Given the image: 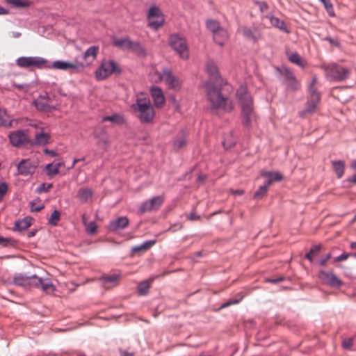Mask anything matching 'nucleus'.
Returning <instances> with one entry per match:
<instances>
[{
	"label": "nucleus",
	"mask_w": 356,
	"mask_h": 356,
	"mask_svg": "<svg viewBox=\"0 0 356 356\" xmlns=\"http://www.w3.org/2000/svg\"><path fill=\"white\" fill-rule=\"evenodd\" d=\"M269 20L272 26L279 29L280 30L285 33H289V30L288 29L285 22L283 20H281L278 17L273 16L269 17Z\"/></svg>",
	"instance_id": "obj_31"
},
{
	"label": "nucleus",
	"mask_w": 356,
	"mask_h": 356,
	"mask_svg": "<svg viewBox=\"0 0 356 356\" xmlns=\"http://www.w3.org/2000/svg\"><path fill=\"white\" fill-rule=\"evenodd\" d=\"M323 5L326 10L331 15V11L333 10V6L330 0H319Z\"/></svg>",
	"instance_id": "obj_47"
},
{
	"label": "nucleus",
	"mask_w": 356,
	"mask_h": 356,
	"mask_svg": "<svg viewBox=\"0 0 356 356\" xmlns=\"http://www.w3.org/2000/svg\"><path fill=\"white\" fill-rule=\"evenodd\" d=\"M9 3L16 7L24 8L29 6V3L26 1L23 0H10Z\"/></svg>",
	"instance_id": "obj_44"
},
{
	"label": "nucleus",
	"mask_w": 356,
	"mask_h": 356,
	"mask_svg": "<svg viewBox=\"0 0 356 356\" xmlns=\"http://www.w3.org/2000/svg\"><path fill=\"white\" fill-rule=\"evenodd\" d=\"M151 76L152 79L155 82H159L163 79L170 88L175 90L180 88L181 83L179 80L175 76L172 71L168 68L163 69L162 74L155 70L152 73Z\"/></svg>",
	"instance_id": "obj_5"
},
{
	"label": "nucleus",
	"mask_w": 356,
	"mask_h": 356,
	"mask_svg": "<svg viewBox=\"0 0 356 356\" xmlns=\"http://www.w3.org/2000/svg\"><path fill=\"white\" fill-rule=\"evenodd\" d=\"M52 187H53V184L51 183L48 184H47L45 183H42L36 188L35 192L37 193H47Z\"/></svg>",
	"instance_id": "obj_43"
},
{
	"label": "nucleus",
	"mask_w": 356,
	"mask_h": 356,
	"mask_svg": "<svg viewBox=\"0 0 356 356\" xmlns=\"http://www.w3.org/2000/svg\"><path fill=\"white\" fill-rule=\"evenodd\" d=\"M269 187L270 186L267 185V184L265 182V184L263 186H261L259 188V189L254 193L253 196L254 198L260 199L262 197H264L267 193Z\"/></svg>",
	"instance_id": "obj_39"
},
{
	"label": "nucleus",
	"mask_w": 356,
	"mask_h": 356,
	"mask_svg": "<svg viewBox=\"0 0 356 356\" xmlns=\"http://www.w3.org/2000/svg\"><path fill=\"white\" fill-rule=\"evenodd\" d=\"M350 256H352V254H349V253H343L341 255L334 258V262H340V261L346 260L348 258H349Z\"/></svg>",
	"instance_id": "obj_50"
},
{
	"label": "nucleus",
	"mask_w": 356,
	"mask_h": 356,
	"mask_svg": "<svg viewBox=\"0 0 356 356\" xmlns=\"http://www.w3.org/2000/svg\"><path fill=\"white\" fill-rule=\"evenodd\" d=\"M45 170L47 175L51 177L57 175L59 172L58 167H56V165L53 163L47 164L45 166Z\"/></svg>",
	"instance_id": "obj_40"
},
{
	"label": "nucleus",
	"mask_w": 356,
	"mask_h": 356,
	"mask_svg": "<svg viewBox=\"0 0 356 356\" xmlns=\"http://www.w3.org/2000/svg\"><path fill=\"white\" fill-rule=\"evenodd\" d=\"M99 47L92 46L84 52L83 55V58L85 60V63H83L84 66L90 65L96 59Z\"/></svg>",
	"instance_id": "obj_22"
},
{
	"label": "nucleus",
	"mask_w": 356,
	"mask_h": 356,
	"mask_svg": "<svg viewBox=\"0 0 356 356\" xmlns=\"http://www.w3.org/2000/svg\"><path fill=\"white\" fill-rule=\"evenodd\" d=\"M150 92L154 106L157 108H161L165 103V97L161 88L159 87H152Z\"/></svg>",
	"instance_id": "obj_18"
},
{
	"label": "nucleus",
	"mask_w": 356,
	"mask_h": 356,
	"mask_svg": "<svg viewBox=\"0 0 356 356\" xmlns=\"http://www.w3.org/2000/svg\"><path fill=\"white\" fill-rule=\"evenodd\" d=\"M207 27L213 33V35L220 30V24L216 20L210 19L207 22Z\"/></svg>",
	"instance_id": "obj_38"
},
{
	"label": "nucleus",
	"mask_w": 356,
	"mask_h": 356,
	"mask_svg": "<svg viewBox=\"0 0 356 356\" xmlns=\"http://www.w3.org/2000/svg\"><path fill=\"white\" fill-rule=\"evenodd\" d=\"M30 204H31V211H32V212L40 211L44 207V204H42L36 205V204L34 203L33 202H31L30 203Z\"/></svg>",
	"instance_id": "obj_48"
},
{
	"label": "nucleus",
	"mask_w": 356,
	"mask_h": 356,
	"mask_svg": "<svg viewBox=\"0 0 356 356\" xmlns=\"http://www.w3.org/2000/svg\"><path fill=\"white\" fill-rule=\"evenodd\" d=\"M187 145V135L185 131H180L174 138L172 146L175 150H179Z\"/></svg>",
	"instance_id": "obj_23"
},
{
	"label": "nucleus",
	"mask_w": 356,
	"mask_h": 356,
	"mask_svg": "<svg viewBox=\"0 0 356 356\" xmlns=\"http://www.w3.org/2000/svg\"><path fill=\"white\" fill-rule=\"evenodd\" d=\"M32 218L31 217H26L20 220L15 222V229L17 231H22L28 229L31 225Z\"/></svg>",
	"instance_id": "obj_32"
},
{
	"label": "nucleus",
	"mask_w": 356,
	"mask_h": 356,
	"mask_svg": "<svg viewBox=\"0 0 356 356\" xmlns=\"http://www.w3.org/2000/svg\"><path fill=\"white\" fill-rule=\"evenodd\" d=\"M114 73H121V69L117 63L111 60H103L95 72V76L97 80H104Z\"/></svg>",
	"instance_id": "obj_6"
},
{
	"label": "nucleus",
	"mask_w": 356,
	"mask_h": 356,
	"mask_svg": "<svg viewBox=\"0 0 356 356\" xmlns=\"http://www.w3.org/2000/svg\"><path fill=\"white\" fill-rule=\"evenodd\" d=\"M207 72L211 79L218 81V70L216 65L213 62H208L207 64Z\"/></svg>",
	"instance_id": "obj_36"
},
{
	"label": "nucleus",
	"mask_w": 356,
	"mask_h": 356,
	"mask_svg": "<svg viewBox=\"0 0 356 356\" xmlns=\"http://www.w3.org/2000/svg\"><path fill=\"white\" fill-rule=\"evenodd\" d=\"M288 59L291 63H294L302 68L305 67L307 65L306 60H304L296 52H293V53H291V54H288Z\"/></svg>",
	"instance_id": "obj_27"
},
{
	"label": "nucleus",
	"mask_w": 356,
	"mask_h": 356,
	"mask_svg": "<svg viewBox=\"0 0 356 356\" xmlns=\"http://www.w3.org/2000/svg\"><path fill=\"white\" fill-rule=\"evenodd\" d=\"M37 168L35 162L29 159H22L17 165V172L22 176L33 175Z\"/></svg>",
	"instance_id": "obj_13"
},
{
	"label": "nucleus",
	"mask_w": 356,
	"mask_h": 356,
	"mask_svg": "<svg viewBox=\"0 0 356 356\" xmlns=\"http://www.w3.org/2000/svg\"><path fill=\"white\" fill-rule=\"evenodd\" d=\"M129 220L126 216H121L115 220H111L108 224V229L111 232H116L123 229L129 225Z\"/></svg>",
	"instance_id": "obj_19"
},
{
	"label": "nucleus",
	"mask_w": 356,
	"mask_h": 356,
	"mask_svg": "<svg viewBox=\"0 0 356 356\" xmlns=\"http://www.w3.org/2000/svg\"><path fill=\"white\" fill-rule=\"evenodd\" d=\"M232 193L234 195H242L244 193V191L242 189L232 190Z\"/></svg>",
	"instance_id": "obj_63"
},
{
	"label": "nucleus",
	"mask_w": 356,
	"mask_h": 356,
	"mask_svg": "<svg viewBox=\"0 0 356 356\" xmlns=\"http://www.w3.org/2000/svg\"><path fill=\"white\" fill-rule=\"evenodd\" d=\"M11 240L8 238H4L0 236V244L3 246H7Z\"/></svg>",
	"instance_id": "obj_57"
},
{
	"label": "nucleus",
	"mask_w": 356,
	"mask_h": 356,
	"mask_svg": "<svg viewBox=\"0 0 356 356\" xmlns=\"http://www.w3.org/2000/svg\"><path fill=\"white\" fill-rule=\"evenodd\" d=\"M134 108L140 113V120L143 123H149L154 118V111L150 102L146 99H138Z\"/></svg>",
	"instance_id": "obj_4"
},
{
	"label": "nucleus",
	"mask_w": 356,
	"mask_h": 356,
	"mask_svg": "<svg viewBox=\"0 0 356 356\" xmlns=\"http://www.w3.org/2000/svg\"><path fill=\"white\" fill-rule=\"evenodd\" d=\"M199 218L200 217L196 216L195 213H191L188 216V219H190L191 220H195Z\"/></svg>",
	"instance_id": "obj_64"
},
{
	"label": "nucleus",
	"mask_w": 356,
	"mask_h": 356,
	"mask_svg": "<svg viewBox=\"0 0 356 356\" xmlns=\"http://www.w3.org/2000/svg\"><path fill=\"white\" fill-rule=\"evenodd\" d=\"M95 138L97 140V145H99L103 150L107 151L109 146V141L108 137L105 134H101L95 132Z\"/></svg>",
	"instance_id": "obj_28"
},
{
	"label": "nucleus",
	"mask_w": 356,
	"mask_h": 356,
	"mask_svg": "<svg viewBox=\"0 0 356 356\" xmlns=\"http://www.w3.org/2000/svg\"><path fill=\"white\" fill-rule=\"evenodd\" d=\"M127 38H120L114 41V44L120 48H122Z\"/></svg>",
	"instance_id": "obj_54"
},
{
	"label": "nucleus",
	"mask_w": 356,
	"mask_h": 356,
	"mask_svg": "<svg viewBox=\"0 0 356 356\" xmlns=\"http://www.w3.org/2000/svg\"><path fill=\"white\" fill-rule=\"evenodd\" d=\"M60 212L58 210H54L48 220L49 224L53 226L57 225L60 220Z\"/></svg>",
	"instance_id": "obj_42"
},
{
	"label": "nucleus",
	"mask_w": 356,
	"mask_h": 356,
	"mask_svg": "<svg viewBox=\"0 0 356 356\" xmlns=\"http://www.w3.org/2000/svg\"><path fill=\"white\" fill-rule=\"evenodd\" d=\"M206 96L210 104V108L215 111L230 113L234 109L233 102L228 97H224L220 89L212 81H207L204 84Z\"/></svg>",
	"instance_id": "obj_1"
},
{
	"label": "nucleus",
	"mask_w": 356,
	"mask_h": 356,
	"mask_svg": "<svg viewBox=\"0 0 356 356\" xmlns=\"http://www.w3.org/2000/svg\"><path fill=\"white\" fill-rule=\"evenodd\" d=\"M316 82L317 77L314 76L309 86V94L305 104V108L300 113L301 117H305L306 115H312L317 110L321 100V95L316 87Z\"/></svg>",
	"instance_id": "obj_3"
},
{
	"label": "nucleus",
	"mask_w": 356,
	"mask_h": 356,
	"mask_svg": "<svg viewBox=\"0 0 356 356\" xmlns=\"http://www.w3.org/2000/svg\"><path fill=\"white\" fill-rule=\"evenodd\" d=\"M332 165L338 178H341L344 173L345 163L342 161H332Z\"/></svg>",
	"instance_id": "obj_35"
},
{
	"label": "nucleus",
	"mask_w": 356,
	"mask_h": 356,
	"mask_svg": "<svg viewBox=\"0 0 356 356\" xmlns=\"http://www.w3.org/2000/svg\"><path fill=\"white\" fill-rule=\"evenodd\" d=\"M353 345V339L352 338L346 339L342 341V347L344 349H350Z\"/></svg>",
	"instance_id": "obj_49"
},
{
	"label": "nucleus",
	"mask_w": 356,
	"mask_h": 356,
	"mask_svg": "<svg viewBox=\"0 0 356 356\" xmlns=\"http://www.w3.org/2000/svg\"><path fill=\"white\" fill-rule=\"evenodd\" d=\"M242 123L246 127H251L257 120L254 107L241 110Z\"/></svg>",
	"instance_id": "obj_16"
},
{
	"label": "nucleus",
	"mask_w": 356,
	"mask_h": 356,
	"mask_svg": "<svg viewBox=\"0 0 356 356\" xmlns=\"http://www.w3.org/2000/svg\"><path fill=\"white\" fill-rule=\"evenodd\" d=\"M111 122L115 124H123L125 122L124 118L122 115L115 113L112 115L104 116L102 119V122Z\"/></svg>",
	"instance_id": "obj_33"
},
{
	"label": "nucleus",
	"mask_w": 356,
	"mask_h": 356,
	"mask_svg": "<svg viewBox=\"0 0 356 356\" xmlns=\"http://www.w3.org/2000/svg\"><path fill=\"white\" fill-rule=\"evenodd\" d=\"M255 3L259 6L261 12L262 13L268 8V6L265 1H257Z\"/></svg>",
	"instance_id": "obj_51"
},
{
	"label": "nucleus",
	"mask_w": 356,
	"mask_h": 356,
	"mask_svg": "<svg viewBox=\"0 0 356 356\" xmlns=\"http://www.w3.org/2000/svg\"><path fill=\"white\" fill-rule=\"evenodd\" d=\"M284 74L285 76L284 83L286 84V89L292 91L298 90L300 88L301 85L294 76L293 73L290 70L286 69Z\"/></svg>",
	"instance_id": "obj_17"
},
{
	"label": "nucleus",
	"mask_w": 356,
	"mask_h": 356,
	"mask_svg": "<svg viewBox=\"0 0 356 356\" xmlns=\"http://www.w3.org/2000/svg\"><path fill=\"white\" fill-rule=\"evenodd\" d=\"M120 275L118 274H111L103 275L99 278L102 286L106 289H111L118 284Z\"/></svg>",
	"instance_id": "obj_20"
},
{
	"label": "nucleus",
	"mask_w": 356,
	"mask_h": 356,
	"mask_svg": "<svg viewBox=\"0 0 356 356\" xmlns=\"http://www.w3.org/2000/svg\"><path fill=\"white\" fill-rule=\"evenodd\" d=\"M47 63V60L41 57H19L16 60V64L22 68L35 67L42 68Z\"/></svg>",
	"instance_id": "obj_10"
},
{
	"label": "nucleus",
	"mask_w": 356,
	"mask_h": 356,
	"mask_svg": "<svg viewBox=\"0 0 356 356\" xmlns=\"http://www.w3.org/2000/svg\"><path fill=\"white\" fill-rule=\"evenodd\" d=\"M240 300H241V299L240 300L233 299V300H229V301L226 302L225 303H224L223 305H222L220 308H225L232 305L237 304L240 302Z\"/></svg>",
	"instance_id": "obj_53"
},
{
	"label": "nucleus",
	"mask_w": 356,
	"mask_h": 356,
	"mask_svg": "<svg viewBox=\"0 0 356 356\" xmlns=\"http://www.w3.org/2000/svg\"><path fill=\"white\" fill-rule=\"evenodd\" d=\"M119 351L121 356H134V353L128 352L122 349H120Z\"/></svg>",
	"instance_id": "obj_60"
},
{
	"label": "nucleus",
	"mask_w": 356,
	"mask_h": 356,
	"mask_svg": "<svg viewBox=\"0 0 356 356\" xmlns=\"http://www.w3.org/2000/svg\"><path fill=\"white\" fill-rule=\"evenodd\" d=\"M50 136L49 134L40 131L35 134L34 144L36 145H46L49 143Z\"/></svg>",
	"instance_id": "obj_25"
},
{
	"label": "nucleus",
	"mask_w": 356,
	"mask_h": 356,
	"mask_svg": "<svg viewBox=\"0 0 356 356\" xmlns=\"http://www.w3.org/2000/svg\"><path fill=\"white\" fill-rule=\"evenodd\" d=\"M323 69L328 77L336 81L345 80L350 74L347 68L334 63L324 66Z\"/></svg>",
	"instance_id": "obj_7"
},
{
	"label": "nucleus",
	"mask_w": 356,
	"mask_h": 356,
	"mask_svg": "<svg viewBox=\"0 0 356 356\" xmlns=\"http://www.w3.org/2000/svg\"><path fill=\"white\" fill-rule=\"evenodd\" d=\"M351 167L353 168H356V160L352 163ZM348 181L356 184V173L353 177H349Z\"/></svg>",
	"instance_id": "obj_55"
},
{
	"label": "nucleus",
	"mask_w": 356,
	"mask_h": 356,
	"mask_svg": "<svg viewBox=\"0 0 356 356\" xmlns=\"http://www.w3.org/2000/svg\"><path fill=\"white\" fill-rule=\"evenodd\" d=\"M319 278L324 284L332 287H339L342 284V281L332 272L321 270Z\"/></svg>",
	"instance_id": "obj_14"
},
{
	"label": "nucleus",
	"mask_w": 356,
	"mask_h": 356,
	"mask_svg": "<svg viewBox=\"0 0 356 356\" xmlns=\"http://www.w3.org/2000/svg\"><path fill=\"white\" fill-rule=\"evenodd\" d=\"M83 63H79L78 62L69 63L63 60L54 61L52 64V67L58 70H67V69H78L79 67H83Z\"/></svg>",
	"instance_id": "obj_21"
},
{
	"label": "nucleus",
	"mask_w": 356,
	"mask_h": 356,
	"mask_svg": "<svg viewBox=\"0 0 356 356\" xmlns=\"http://www.w3.org/2000/svg\"><path fill=\"white\" fill-rule=\"evenodd\" d=\"M243 34L245 38L253 41H256L260 38V33L255 28L251 29L244 27L243 28Z\"/></svg>",
	"instance_id": "obj_34"
},
{
	"label": "nucleus",
	"mask_w": 356,
	"mask_h": 356,
	"mask_svg": "<svg viewBox=\"0 0 356 356\" xmlns=\"http://www.w3.org/2000/svg\"><path fill=\"white\" fill-rule=\"evenodd\" d=\"M129 50L138 56L144 57L147 55L146 49L139 42L133 41Z\"/></svg>",
	"instance_id": "obj_30"
},
{
	"label": "nucleus",
	"mask_w": 356,
	"mask_h": 356,
	"mask_svg": "<svg viewBox=\"0 0 356 356\" xmlns=\"http://www.w3.org/2000/svg\"><path fill=\"white\" fill-rule=\"evenodd\" d=\"M170 44L171 47L176 51L183 59H188L189 52L186 40L177 34H173L170 38Z\"/></svg>",
	"instance_id": "obj_8"
},
{
	"label": "nucleus",
	"mask_w": 356,
	"mask_h": 356,
	"mask_svg": "<svg viewBox=\"0 0 356 356\" xmlns=\"http://www.w3.org/2000/svg\"><path fill=\"white\" fill-rule=\"evenodd\" d=\"M36 108L38 110L44 111H49L51 109V106L42 101V99H38L34 102Z\"/></svg>",
	"instance_id": "obj_41"
},
{
	"label": "nucleus",
	"mask_w": 356,
	"mask_h": 356,
	"mask_svg": "<svg viewBox=\"0 0 356 356\" xmlns=\"http://www.w3.org/2000/svg\"><path fill=\"white\" fill-rule=\"evenodd\" d=\"M150 287V283L148 280L143 281L138 285V293L140 296L146 295Z\"/></svg>",
	"instance_id": "obj_37"
},
{
	"label": "nucleus",
	"mask_w": 356,
	"mask_h": 356,
	"mask_svg": "<svg viewBox=\"0 0 356 356\" xmlns=\"http://www.w3.org/2000/svg\"><path fill=\"white\" fill-rule=\"evenodd\" d=\"M326 40H327L330 44L335 45L337 47L339 46V42L337 40L331 38L330 37H327L325 38Z\"/></svg>",
	"instance_id": "obj_61"
},
{
	"label": "nucleus",
	"mask_w": 356,
	"mask_h": 356,
	"mask_svg": "<svg viewBox=\"0 0 356 356\" xmlns=\"http://www.w3.org/2000/svg\"><path fill=\"white\" fill-rule=\"evenodd\" d=\"M149 26L153 29H158L164 24V16L161 9L157 6L150 7L147 13Z\"/></svg>",
	"instance_id": "obj_9"
},
{
	"label": "nucleus",
	"mask_w": 356,
	"mask_h": 356,
	"mask_svg": "<svg viewBox=\"0 0 356 356\" xmlns=\"http://www.w3.org/2000/svg\"><path fill=\"white\" fill-rule=\"evenodd\" d=\"M155 241H147L141 244V247L143 251L148 250L154 244Z\"/></svg>",
	"instance_id": "obj_52"
},
{
	"label": "nucleus",
	"mask_w": 356,
	"mask_h": 356,
	"mask_svg": "<svg viewBox=\"0 0 356 356\" xmlns=\"http://www.w3.org/2000/svg\"><path fill=\"white\" fill-rule=\"evenodd\" d=\"M163 202V197L162 196H156L151 200L145 202L140 207V211L142 213L151 211L158 209Z\"/></svg>",
	"instance_id": "obj_15"
},
{
	"label": "nucleus",
	"mask_w": 356,
	"mask_h": 356,
	"mask_svg": "<svg viewBox=\"0 0 356 356\" xmlns=\"http://www.w3.org/2000/svg\"><path fill=\"white\" fill-rule=\"evenodd\" d=\"M330 257H331V254L330 253L327 254L324 258L321 259L319 261V265L325 266Z\"/></svg>",
	"instance_id": "obj_56"
},
{
	"label": "nucleus",
	"mask_w": 356,
	"mask_h": 356,
	"mask_svg": "<svg viewBox=\"0 0 356 356\" xmlns=\"http://www.w3.org/2000/svg\"><path fill=\"white\" fill-rule=\"evenodd\" d=\"M228 39V33L226 30L221 29L213 35V40L216 44L223 46L226 40Z\"/></svg>",
	"instance_id": "obj_26"
},
{
	"label": "nucleus",
	"mask_w": 356,
	"mask_h": 356,
	"mask_svg": "<svg viewBox=\"0 0 356 356\" xmlns=\"http://www.w3.org/2000/svg\"><path fill=\"white\" fill-rule=\"evenodd\" d=\"M8 138L10 143L16 147L29 144L31 141L27 130L19 129L9 134Z\"/></svg>",
	"instance_id": "obj_11"
},
{
	"label": "nucleus",
	"mask_w": 356,
	"mask_h": 356,
	"mask_svg": "<svg viewBox=\"0 0 356 356\" xmlns=\"http://www.w3.org/2000/svg\"><path fill=\"white\" fill-rule=\"evenodd\" d=\"M321 248V246L320 245H314L311 250L310 252L313 253L314 254H318Z\"/></svg>",
	"instance_id": "obj_59"
},
{
	"label": "nucleus",
	"mask_w": 356,
	"mask_h": 356,
	"mask_svg": "<svg viewBox=\"0 0 356 356\" xmlns=\"http://www.w3.org/2000/svg\"><path fill=\"white\" fill-rule=\"evenodd\" d=\"M44 154H49V155H50V156H51L53 157L56 156L58 155V154L55 151L50 150V149H44Z\"/></svg>",
	"instance_id": "obj_62"
},
{
	"label": "nucleus",
	"mask_w": 356,
	"mask_h": 356,
	"mask_svg": "<svg viewBox=\"0 0 356 356\" xmlns=\"http://www.w3.org/2000/svg\"><path fill=\"white\" fill-rule=\"evenodd\" d=\"M236 97L238 101L241 110L250 108L254 106L252 95L244 86H241L236 91Z\"/></svg>",
	"instance_id": "obj_12"
},
{
	"label": "nucleus",
	"mask_w": 356,
	"mask_h": 356,
	"mask_svg": "<svg viewBox=\"0 0 356 356\" xmlns=\"http://www.w3.org/2000/svg\"><path fill=\"white\" fill-rule=\"evenodd\" d=\"M261 175L268 178V180L266 181V183L269 186H270L273 181H279L282 179V176L279 172H262Z\"/></svg>",
	"instance_id": "obj_29"
},
{
	"label": "nucleus",
	"mask_w": 356,
	"mask_h": 356,
	"mask_svg": "<svg viewBox=\"0 0 356 356\" xmlns=\"http://www.w3.org/2000/svg\"><path fill=\"white\" fill-rule=\"evenodd\" d=\"M8 191V184L6 182L0 184V202L3 200L4 195Z\"/></svg>",
	"instance_id": "obj_46"
},
{
	"label": "nucleus",
	"mask_w": 356,
	"mask_h": 356,
	"mask_svg": "<svg viewBox=\"0 0 356 356\" xmlns=\"http://www.w3.org/2000/svg\"><path fill=\"white\" fill-rule=\"evenodd\" d=\"M86 231L90 234H93L97 232V226L95 222L92 221L88 223L86 225Z\"/></svg>",
	"instance_id": "obj_45"
},
{
	"label": "nucleus",
	"mask_w": 356,
	"mask_h": 356,
	"mask_svg": "<svg viewBox=\"0 0 356 356\" xmlns=\"http://www.w3.org/2000/svg\"><path fill=\"white\" fill-rule=\"evenodd\" d=\"M13 282L18 286L35 287L46 292H53L55 290V287L49 278H41L35 275L25 276L20 274L14 277Z\"/></svg>",
	"instance_id": "obj_2"
},
{
	"label": "nucleus",
	"mask_w": 356,
	"mask_h": 356,
	"mask_svg": "<svg viewBox=\"0 0 356 356\" xmlns=\"http://www.w3.org/2000/svg\"><path fill=\"white\" fill-rule=\"evenodd\" d=\"M132 42L133 41L131 40L129 38H127V40H125V42L122 48L129 50L132 44Z\"/></svg>",
	"instance_id": "obj_58"
},
{
	"label": "nucleus",
	"mask_w": 356,
	"mask_h": 356,
	"mask_svg": "<svg viewBox=\"0 0 356 356\" xmlns=\"http://www.w3.org/2000/svg\"><path fill=\"white\" fill-rule=\"evenodd\" d=\"M93 191L88 187H82L79 189L76 197L81 202L86 203L90 199L92 198L93 195Z\"/></svg>",
	"instance_id": "obj_24"
}]
</instances>
